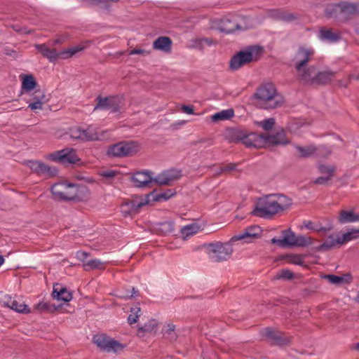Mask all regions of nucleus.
<instances>
[{
  "mask_svg": "<svg viewBox=\"0 0 359 359\" xmlns=\"http://www.w3.org/2000/svg\"><path fill=\"white\" fill-rule=\"evenodd\" d=\"M292 199L283 194H270L260 198L253 210V215L262 218H271L288 209Z\"/></svg>",
  "mask_w": 359,
  "mask_h": 359,
  "instance_id": "f257e3e1",
  "label": "nucleus"
},
{
  "mask_svg": "<svg viewBox=\"0 0 359 359\" xmlns=\"http://www.w3.org/2000/svg\"><path fill=\"white\" fill-rule=\"evenodd\" d=\"M315 53V50L311 46L301 45L292 57V65L302 81L311 79L315 67L308 65L313 60Z\"/></svg>",
  "mask_w": 359,
  "mask_h": 359,
  "instance_id": "f03ea898",
  "label": "nucleus"
},
{
  "mask_svg": "<svg viewBox=\"0 0 359 359\" xmlns=\"http://www.w3.org/2000/svg\"><path fill=\"white\" fill-rule=\"evenodd\" d=\"M254 97L257 105L264 109L277 108L284 102L283 96L277 92L274 85L271 83L261 85L257 89Z\"/></svg>",
  "mask_w": 359,
  "mask_h": 359,
  "instance_id": "7ed1b4c3",
  "label": "nucleus"
},
{
  "mask_svg": "<svg viewBox=\"0 0 359 359\" xmlns=\"http://www.w3.org/2000/svg\"><path fill=\"white\" fill-rule=\"evenodd\" d=\"M264 53V48L261 46H248L243 50H241L234 55L229 61V67L232 71H236L241 67L252 62L259 60Z\"/></svg>",
  "mask_w": 359,
  "mask_h": 359,
  "instance_id": "20e7f679",
  "label": "nucleus"
},
{
  "mask_svg": "<svg viewBox=\"0 0 359 359\" xmlns=\"http://www.w3.org/2000/svg\"><path fill=\"white\" fill-rule=\"evenodd\" d=\"M51 193L57 201H80L82 190L79 186L72 183L59 182L53 184Z\"/></svg>",
  "mask_w": 359,
  "mask_h": 359,
  "instance_id": "39448f33",
  "label": "nucleus"
},
{
  "mask_svg": "<svg viewBox=\"0 0 359 359\" xmlns=\"http://www.w3.org/2000/svg\"><path fill=\"white\" fill-rule=\"evenodd\" d=\"M36 48L43 57L48 58L51 62L56 61L59 58L63 60L70 58L84 49V46L82 45H77L60 52H57L54 48H49L46 44L36 45Z\"/></svg>",
  "mask_w": 359,
  "mask_h": 359,
  "instance_id": "423d86ee",
  "label": "nucleus"
},
{
  "mask_svg": "<svg viewBox=\"0 0 359 359\" xmlns=\"http://www.w3.org/2000/svg\"><path fill=\"white\" fill-rule=\"evenodd\" d=\"M359 15V8L356 4L342 2L327 9V16L338 20L345 21L353 15Z\"/></svg>",
  "mask_w": 359,
  "mask_h": 359,
  "instance_id": "0eeeda50",
  "label": "nucleus"
},
{
  "mask_svg": "<svg viewBox=\"0 0 359 359\" xmlns=\"http://www.w3.org/2000/svg\"><path fill=\"white\" fill-rule=\"evenodd\" d=\"M205 248L209 258L215 262L227 260L233 252L232 245L228 243H212L206 245Z\"/></svg>",
  "mask_w": 359,
  "mask_h": 359,
  "instance_id": "6e6552de",
  "label": "nucleus"
},
{
  "mask_svg": "<svg viewBox=\"0 0 359 359\" xmlns=\"http://www.w3.org/2000/svg\"><path fill=\"white\" fill-rule=\"evenodd\" d=\"M140 149V145L137 142H121L111 146L108 150L109 156L114 157H123L132 156Z\"/></svg>",
  "mask_w": 359,
  "mask_h": 359,
  "instance_id": "1a4fd4ad",
  "label": "nucleus"
},
{
  "mask_svg": "<svg viewBox=\"0 0 359 359\" xmlns=\"http://www.w3.org/2000/svg\"><path fill=\"white\" fill-rule=\"evenodd\" d=\"M93 342L100 351L107 353H116L123 348V344L104 334H95Z\"/></svg>",
  "mask_w": 359,
  "mask_h": 359,
  "instance_id": "9d476101",
  "label": "nucleus"
},
{
  "mask_svg": "<svg viewBox=\"0 0 359 359\" xmlns=\"http://www.w3.org/2000/svg\"><path fill=\"white\" fill-rule=\"evenodd\" d=\"M97 104L94 107V111L98 109L110 110L113 113L119 112L121 106V102L116 97H102L98 96L96 99Z\"/></svg>",
  "mask_w": 359,
  "mask_h": 359,
  "instance_id": "9b49d317",
  "label": "nucleus"
},
{
  "mask_svg": "<svg viewBox=\"0 0 359 359\" xmlns=\"http://www.w3.org/2000/svg\"><path fill=\"white\" fill-rule=\"evenodd\" d=\"M262 337L269 341L271 344L284 346L290 342V338L284 337L281 332L271 327H266L261 331Z\"/></svg>",
  "mask_w": 359,
  "mask_h": 359,
  "instance_id": "f8f14e48",
  "label": "nucleus"
},
{
  "mask_svg": "<svg viewBox=\"0 0 359 359\" xmlns=\"http://www.w3.org/2000/svg\"><path fill=\"white\" fill-rule=\"evenodd\" d=\"M53 161L62 163H75L79 161L76 151L72 148H65L51 154Z\"/></svg>",
  "mask_w": 359,
  "mask_h": 359,
  "instance_id": "ddd939ff",
  "label": "nucleus"
},
{
  "mask_svg": "<svg viewBox=\"0 0 359 359\" xmlns=\"http://www.w3.org/2000/svg\"><path fill=\"white\" fill-rule=\"evenodd\" d=\"M90 253L85 251H78L76 254V258L83 263V269L86 271L95 269H104L105 263L98 259L88 260Z\"/></svg>",
  "mask_w": 359,
  "mask_h": 359,
  "instance_id": "4468645a",
  "label": "nucleus"
},
{
  "mask_svg": "<svg viewBox=\"0 0 359 359\" xmlns=\"http://www.w3.org/2000/svg\"><path fill=\"white\" fill-rule=\"evenodd\" d=\"M316 67H314L313 72L311 75V79L302 81L306 83L327 84L332 81L335 75V72L332 71L327 70L316 72Z\"/></svg>",
  "mask_w": 359,
  "mask_h": 359,
  "instance_id": "2eb2a0df",
  "label": "nucleus"
},
{
  "mask_svg": "<svg viewBox=\"0 0 359 359\" xmlns=\"http://www.w3.org/2000/svg\"><path fill=\"white\" fill-rule=\"evenodd\" d=\"M133 185L138 188L150 187L154 182V178L151 172L148 171H139L135 172L131 177Z\"/></svg>",
  "mask_w": 359,
  "mask_h": 359,
  "instance_id": "dca6fc26",
  "label": "nucleus"
},
{
  "mask_svg": "<svg viewBox=\"0 0 359 359\" xmlns=\"http://www.w3.org/2000/svg\"><path fill=\"white\" fill-rule=\"evenodd\" d=\"M29 167L34 172L46 177L55 176L57 172L55 168L50 167L46 163L37 161H29Z\"/></svg>",
  "mask_w": 359,
  "mask_h": 359,
  "instance_id": "f3484780",
  "label": "nucleus"
},
{
  "mask_svg": "<svg viewBox=\"0 0 359 359\" xmlns=\"http://www.w3.org/2000/svg\"><path fill=\"white\" fill-rule=\"evenodd\" d=\"M242 143L248 147L262 148L266 146L265 135L251 133L241 138Z\"/></svg>",
  "mask_w": 359,
  "mask_h": 359,
  "instance_id": "a211bd4d",
  "label": "nucleus"
},
{
  "mask_svg": "<svg viewBox=\"0 0 359 359\" xmlns=\"http://www.w3.org/2000/svg\"><path fill=\"white\" fill-rule=\"evenodd\" d=\"M181 171L178 170H168L162 172L154 178V182L160 185H169L173 181L180 179Z\"/></svg>",
  "mask_w": 359,
  "mask_h": 359,
  "instance_id": "6ab92c4d",
  "label": "nucleus"
},
{
  "mask_svg": "<svg viewBox=\"0 0 359 359\" xmlns=\"http://www.w3.org/2000/svg\"><path fill=\"white\" fill-rule=\"evenodd\" d=\"M2 303L4 306L8 307L12 310L21 313H29L30 312L27 305L21 300L13 299L10 295L4 296Z\"/></svg>",
  "mask_w": 359,
  "mask_h": 359,
  "instance_id": "aec40b11",
  "label": "nucleus"
},
{
  "mask_svg": "<svg viewBox=\"0 0 359 359\" xmlns=\"http://www.w3.org/2000/svg\"><path fill=\"white\" fill-rule=\"evenodd\" d=\"M83 142L88 141H100L105 138L106 130H100L95 126L90 125L88 126L86 129H83Z\"/></svg>",
  "mask_w": 359,
  "mask_h": 359,
  "instance_id": "412c9836",
  "label": "nucleus"
},
{
  "mask_svg": "<svg viewBox=\"0 0 359 359\" xmlns=\"http://www.w3.org/2000/svg\"><path fill=\"white\" fill-rule=\"evenodd\" d=\"M265 140L266 145H286L290 143V141L286 137L285 133L283 130H281L273 135H265Z\"/></svg>",
  "mask_w": 359,
  "mask_h": 359,
  "instance_id": "4be33fe9",
  "label": "nucleus"
},
{
  "mask_svg": "<svg viewBox=\"0 0 359 359\" xmlns=\"http://www.w3.org/2000/svg\"><path fill=\"white\" fill-rule=\"evenodd\" d=\"M359 222L358 214L355 213L353 209L341 210L339 212L337 222L340 224Z\"/></svg>",
  "mask_w": 359,
  "mask_h": 359,
  "instance_id": "5701e85b",
  "label": "nucleus"
},
{
  "mask_svg": "<svg viewBox=\"0 0 359 359\" xmlns=\"http://www.w3.org/2000/svg\"><path fill=\"white\" fill-rule=\"evenodd\" d=\"M318 38L321 41L336 43L340 40L341 36L339 32H333L332 29L323 27L319 31Z\"/></svg>",
  "mask_w": 359,
  "mask_h": 359,
  "instance_id": "b1692460",
  "label": "nucleus"
},
{
  "mask_svg": "<svg viewBox=\"0 0 359 359\" xmlns=\"http://www.w3.org/2000/svg\"><path fill=\"white\" fill-rule=\"evenodd\" d=\"M147 201H140L139 202L135 201H130L128 202L125 203L122 205V212H123L125 216L137 213L139 210L142 206L147 204Z\"/></svg>",
  "mask_w": 359,
  "mask_h": 359,
  "instance_id": "393cba45",
  "label": "nucleus"
},
{
  "mask_svg": "<svg viewBox=\"0 0 359 359\" xmlns=\"http://www.w3.org/2000/svg\"><path fill=\"white\" fill-rule=\"evenodd\" d=\"M172 41L168 36H159L153 43V48L155 50H161L165 53H170Z\"/></svg>",
  "mask_w": 359,
  "mask_h": 359,
  "instance_id": "a878e982",
  "label": "nucleus"
},
{
  "mask_svg": "<svg viewBox=\"0 0 359 359\" xmlns=\"http://www.w3.org/2000/svg\"><path fill=\"white\" fill-rule=\"evenodd\" d=\"M53 297L57 300H62L68 302L72 299V293L66 287L57 283L53 285Z\"/></svg>",
  "mask_w": 359,
  "mask_h": 359,
  "instance_id": "bb28decb",
  "label": "nucleus"
},
{
  "mask_svg": "<svg viewBox=\"0 0 359 359\" xmlns=\"http://www.w3.org/2000/svg\"><path fill=\"white\" fill-rule=\"evenodd\" d=\"M259 233L260 229L259 226H250L247 228L243 232L234 236L233 239L236 241L245 239L246 242H250L252 239L257 238Z\"/></svg>",
  "mask_w": 359,
  "mask_h": 359,
  "instance_id": "cd10ccee",
  "label": "nucleus"
},
{
  "mask_svg": "<svg viewBox=\"0 0 359 359\" xmlns=\"http://www.w3.org/2000/svg\"><path fill=\"white\" fill-rule=\"evenodd\" d=\"M37 83L32 74H25L22 76V88L25 92H30L34 90Z\"/></svg>",
  "mask_w": 359,
  "mask_h": 359,
  "instance_id": "c85d7f7f",
  "label": "nucleus"
},
{
  "mask_svg": "<svg viewBox=\"0 0 359 359\" xmlns=\"http://www.w3.org/2000/svg\"><path fill=\"white\" fill-rule=\"evenodd\" d=\"M294 148L299 151L298 157L302 158H306L314 156L316 146L314 144L307 145L306 147H301L295 145Z\"/></svg>",
  "mask_w": 359,
  "mask_h": 359,
  "instance_id": "c756f323",
  "label": "nucleus"
},
{
  "mask_svg": "<svg viewBox=\"0 0 359 359\" xmlns=\"http://www.w3.org/2000/svg\"><path fill=\"white\" fill-rule=\"evenodd\" d=\"M239 29L240 27L235 20L225 18L222 21L221 29L225 33L229 34Z\"/></svg>",
  "mask_w": 359,
  "mask_h": 359,
  "instance_id": "7c9ffc66",
  "label": "nucleus"
},
{
  "mask_svg": "<svg viewBox=\"0 0 359 359\" xmlns=\"http://www.w3.org/2000/svg\"><path fill=\"white\" fill-rule=\"evenodd\" d=\"M283 238L281 242L283 243V247H294L296 236L290 229L284 230L282 231Z\"/></svg>",
  "mask_w": 359,
  "mask_h": 359,
  "instance_id": "2f4dec72",
  "label": "nucleus"
},
{
  "mask_svg": "<svg viewBox=\"0 0 359 359\" xmlns=\"http://www.w3.org/2000/svg\"><path fill=\"white\" fill-rule=\"evenodd\" d=\"M359 238V229H351L347 232L344 233L342 236H340V240L338 242L341 244L346 243L353 240H355Z\"/></svg>",
  "mask_w": 359,
  "mask_h": 359,
  "instance_id": "473e14b6",
  "label": "nucleus"
},
{
  "mask_svg": "<svg viewBox=\"0 0 359 359\" xmlns=\"http://www.w3.org/2000/svg\"><path fill=\"white\" fill-rule=\"evenodd\" d=\"M325 278L332 284L341 285L348 282L351 278L349 274H345L343 276H335V275H327Z\"/></svg>",
  "mask_w": 359,
  "mask_h": 359,
  "instance_id": "72a5a7b5",
  "label": "nucleus"
},
{
  "mask_svg": "<svg viewBox=\"0 0 359 359\" xmlns=\"http://www.w3.org/2000/svg\"><path fill=\"white\" fill-rule=\"evenodd\" d=\"M199 226L196 224H191L189 225H186L183 226L180 229V233L183 239H187L188 237H190L198 231Z\"/></svg>",
  "mask_w": 359,
  "mask_h": 359,
  "instance_id": "f704fd0d",
  "label": "nucleus"
},
{
  "mask_svg": "<svg viewBox=\"0 0 359 359\" xmlns=\"http://www.w3.org/2000/svg\"><path fill=\"white\" fill-rule=\"evenodd\" d=\"M234 112L233 109H226L213 114L211 118L213 121L229 120L232 118Z\"/></svg>",
  "mask_w": 359,
  "mask_h": 359,
  "instance_id": "c9c22d12",
  "label": "nucleus"
},
{
  "mask_svg": "<svg viewBox=\"0 0 359 359\" xmlns=\"http://www.w3.org/2000/svg\"><path fill=\"white\" fill-rule=\"evenodd\" d=\"M340 240V236H337V238H334V236H328L325 242L320 245V249L321 250H329L337 245H341L338 242V241Z\"/></svg>",
  "mask_w": 359,
  "mask_h": 359,
  "instance_id": "e433bc0d",
  "label": "nucleus"
},
{
  "mask_svg": "<svg viewBox=\"0 0 359 359\" xmlns=\"http://www.w3.org/2000/svg\"><path fill=\"white\" fill-rule=\"evenodd\" d=\"M159 231L163 235H168L174 233L175 225L172 221H166L159 224Z\"/></svg>",
  "mask_w": 359,
  "mask_h": 359,
  "instance_id": "4c0bfd02",
  "label": "nucleus"
},
{
  "mask_svg": "<svg viewBox=\"0 0 359 359\" xmlns=\"http://www.w3.org/2000/svg\"><path fill=\"white\" fill-rule=\"evenodd\" d=\"M314 156L326 158L332 154L331 149L326 145L316 146Z\"/></svg>",
  "mask_w": 359,
  "mask_h": 359,
  "instance_id": "58836bf2",
  "label": "nucleus"
},
{
  "mask_svg": "<svg viewBox=\"0 0 359 359\" xmlns=\"http://www.w3.org/2000/svg\"><path fill=\"white\" fill-rule=\"evenodd\" d=\"M140 311H141V309L138 306H135V307H133L130 309L131 313L128 317V323L130 325H133V324L137 323V321L140 317L139 313L140 312Z\"/></svg>",
  "mask_w": 359,
  "mask_h": 359,
  "instance_id": "ea45409f",
  "label": "nucleus"
},
{
  "mask_svg": "<svg viewBox=\"0 0 359 359\" xmlns=\"http://www.w3.org/2000/svg\"><path fill=\"white\" fill-rule=\"evenodd\" d=\"M312 243L311 238L304 236H296L294 246L306 247Z\"/></svg>",
  "mask_w": 359,
  "mask_h": 359,
  "instance_id": "a19ab883",
  "label": "nucleus"
},
{
  "mask_svg": "<svg viewBox=\"0 0 359 359\" xmlns=\"http://www.w3.org/2000/svg\"><path fill=\"white\" fill-rule=\"evenodd\" d=\"M163 334L165 337L168 339L170 341H175L177 338V335L175 332V325L173 324H168V329L165 330Z\"/></svg>",
  "mask_w": 359,
  "mask_h": 359,
  "instance_id": "79ce46f5",
  "label": "nucleus"
},
{
  "mask_svg": "<svg viewBox=\"0 0 359 359\" xmlns=\"http://www.w3.org/2000/svg\"><path fill=\"white\" fill-rule=\"evenodd\" d=\"M83 131L81 128H74L70 130V137L72 139L83 141Z\"/></svg>",
  "mask_w": 359,
  "mask_h": 359,
  "instance_id": "37998d69",
  "label": "nucleus"
},
{
  "mask_svg": "<svg viewBox=\"0 0 359 359\" xmlns=\"http://www.w3.org/2000/svg\"><path fill=\"white\" fill-rule=\"evenodd\" d=\"M320 172L326 174L327 177H332L334 173L335 168L334 166H327L325 165H320L318 166Z\"/></svg>",
  "mask_w": 359,
  "mask_h": 359,
  "instance_id": "c03bdc74",
  "label": "nucleus"
},
{
  "mask_svg": "<svg viewBox=\"0 0 359 359\" xmlns=\"http://www.w3.org/2000/svg\"><path fill=\"white\" fill-rule=\"evenodd\" d=\"M275 125V120L273 118L264 119L259 123V126L265 130H271Z\"/></svg>",
  "mask_w": 359,
  "mask_h": 359,
  "instance_id": "a18cd8bd",
  "label": "nucleus"
},
{
  "mask_svg": "<svg viewBox=\"0 0 359 359\" xmlns=\"http://www.w3.org/2000/svg\"><path fill=\"white\" fill-rule=\"evenodd\" d=\"M293 276L294 274L292 271L287 269H283L278 273L277 278L278 279L290 280L293 278Z\"/></svg>",
  "mask_w": 359,
  "mask_h": 359,
  "instance_id": "49530a36",
  "label": "nucleus"
},
{
  "mask_svg": "<svg viewBox=\"0 0 359 359\" xmlns=\"http://www.w3.org/2000/svg\"><path fill=\"white\" fill-rule=\"evenodd\" d=\"M37 309L39 311H51L55 309L53 305L47 302H39L37 304Z\"/></svg>",
  "mask_w": 359,
  "mask_h": 359,
  "instance_id": "de8ad7c7",
  "label": "nucleus"
},
{
  "mask_svg": "<svg viewBox=\"0 0 359 359\" xmlns=\"http://www.w3.org/2000/svg\"><path fill=\"white\" fill-rule=\"evenodd\" d=\"M237 167V164L230 163L226 165H224L220 168V173L229 172L233 170H236Z\"/></svg>",
  "mask_w": 359,
  "mask_h": 359,
  "instance_id": "09e8293b",
  "label": "nucleus"
},
{
  "mask_svg": "<svg viewBox=\"0 0 359 359\" xmlns=\"http://www.w3.org/2000/svg\"><path fill=\"white\" fill-rule=\"evenodd\" d=\"M156 326V321L155 320H151L148 324H145L140 330L144 332H151Z\"/></svg>",
  "mask_w": 359,
  "mask_h": 359,
  "instance_id": "8fccbe9b",
  "label": "nucleus"
},
{
  "mask_svg": "<svg viewBox=\"0 0 359 359\" xmlns=\"http://www.w3.org/2000/svg\"><path fill=\"white\" fill-rule=\"evenodd\" d=\"M39 100H38V101H33L32 102H30L28 105V108H29L32 111L42 109L43 103H45V102H41Z\"/></svg>",
  "mask_w": 359,
  "mask_h": 359,
  "instance_id": "3c124183",
  "label": "nucleus"
},
{
  "mask_svg": "<svg viewBox=\"0 0 359 359\" xmlns=\"http://www.w3.org/2000/svg\"><path fill=\"white\" fill-rule=\"evenodd\" d=\"M137 292H138V291L135 290V289L134 287H133L132 291H127L125 293L121 292L119 294H118V297L121 299H129V298L134 297V295L136 294V293H137Z\"/></svg>",
  "mask_w": 359,
  "mask_h": 359,
  "instance_id": "603ef678",
  "label": "nucleus"
},
{
  "mask_svg": "<svg viewBox=\"0 0 359 359\" xmlns=\"http://www.w3.org/2000/svg\"><path fill=\"white\" fill-rule=\"evenodd\" d=\"M33 96V101H38V100H40L39 101L41 102H46L45 100V95L43 92H41V90H36L34 92V93H33L32 95Z\"/></svg>",
  "mask_w": 359,
  "mask_h": 359,
  "instance_id": "864d4df0",
  "label": "nucleus"
},
{
  "mask_svg": "<svg viewBox=\"0 0 359 359\" xmlns=\"http://www.w3.org/2000/svg\"><path fill=\"white\" fill-rule=\"evenodd\" d=\"M149 51H147L146 50L140 49V48H134L133 50H130L128 53V55H149Z\"/></svg>",
  "mask_w": 359,
  "mask_h": 359,
  "instance_id": "5fc2aeb1",
  "label": "nucleus"
},
{
  "mask_svg": "<svg viewBox=\"0 0 359 359\" xmlns=\"http://www.w3.org/2000/svg\"><path fill=\"white\" fill-rule=\"evenodd\" d=\"M304 226L306 229L313 230L315 231H320L321 230H325L324 229H317V226H315L311 221H305L304 222Z\"/></svg>",
  "mask_w": 359,
  "mask_h": 359,
  "instance_id": "6e6d98bb",
  "label": "nucleus"
},
{
  "mask_svg": "<svg viewBox=\"0 0 359 359\" xmlns=\"http://www.w3.org/2000/svg\"><path fill=\"white\" fill-rule=\"evenodd\" d=\"M330 179L331 177L327 176L319 177L314 180V183L318 184H324L330 181Z\"/></svg>",
  "mask_w": 359,
  "mask_h": 359,
  "instance_id": "4d7b16f0",
  "label": "nucleus"
},
{
  "mask_svg": "<svg viewBox=\"0 0 359 359\" xmlns=\"http://www.w3.org/2000/svg\"><path fill=\"white\" fill-rule=\"evenodd\" d=\"M182 109L183 112L187 114H194V109L191 106L183 105Z\"/></svg>",
  "mask_w": 359,
  "mask_h": 359,
  "instance_id": "13d9d810",
  "label": "nucleus"
},
{
  "mask_svg": "<svg viewBox=\"0 0 359 359\" xmlns=\"http://www.w3.org/2000/svg\"><path fill=\"white\" fill-rule=\"evenodd\" d=\"M173 195V193L169 190L168 193H162L158 196V199L163 198L167 200Z\"/></svg>",
  "mask_w": 359,
  "mask_h": 359,
  "instance_id": "bf43d9fd",
  "label": "nucleus"
},
{
  "mask_svg": "<svg viewBox=\"0 0 359 359\" xmlns=\"http://www.w3.org/2000/svg\"><path fill=\"white\" fill-rule=\"evenodd\" d=\"M102 175L104 177L111 179L115 177L116 172L112 170L104 171L102 172Z\"/></svg>",
  "mask_w": 359,
  "mask_h": 359,
  "instance_id": "052dcab7",
  "label": "nucleus"
},
{
  "mask_svg": "<svg viewBox=\"0 0 359 359\" xmlns=\"http://www.w3.org/2000/svg\"><path fill=\"white\" fill-rule=\"evenodd\" d=\"M282 18L285 21H291L295 19V17L292 14H286L282 16Z\"/></svg>",
  "mask_w": 359,
  "mask_h": 359,
  "instance_id": "680f3d73",
  "label": "nucleus"
},
{
  "mask_svg": "<svg viewBox=\"0 0 359 359\" xmlns=\"http://www.w3.org/2000/svg\"><path fill=\"white\" fill-rule=\"evenodd\" d=\"M271 243H273V244H278V245L283 247V243L281 242V239H278V238H273L271 239Z\"/></svg>",
  "mask_w": 359,
  "mask_h": 359,
  "instance_id": "e2e57ef3",
  "label": "nucleus"
},
{
  "mask_svg": "<svg viewBox=\"0 0 359 359\" xmlns=\"http://www.w3.org/2000/svg\"><path fill=\"white\" fill-rule=\"evenodd\" d=\"M315 226H317V229H324L325 230H321L320 232H327L328 231H330L332 227L331 226H328V227H325V226H321L320 225H318V224H316Z\"/></svg>",
  "mask_w": 359,
  "mask_h": 359,
  "instance_id": "0e129e2a",
  "label": "nucleus"
},
{
  "mask_svg": "<svg viewBox=\"0 0 359 359\" xmlns=\"http://www.w3.org/2000/svg\"><path fill=\"white\" fill-rule=\"evenodd\" d=\"M4 258L2 255H0V266L4 264Z\"/></svg>",
  "mask_w": 359,
  "mask_h": 359,
  "instance_id": "69168bd1",
  "label": "nucleus"
},
{
  "mask_svg": "<svg viewBox=\"0 0 359 359\" xmlns=\"http://www.w3.org/2000/svg\"><path fill=\"white\" fill-rule=\"evenodd\" d=\"M359 79V76H351L350 78H349V79Z\"/></svg>",
  "mask_w": 359,
  "mask_h": 359,
  "instance_id": "338daca9",
  "label": "nucleus"
},
{
  "mask_svg": "<svg viewBox=\"0 0 359 359\" xmlns=\"http://www.w3.org/2000/svg\"><path fill=\"white\" fill-rule=\"evenodd\" d=\"M355 349L359 351V342L355 345Z\"/></svg>",
  "mask_w": 359,
  "mask_h": 359,
  "instance_id": "774afa93",
  "label": "nucleus"
}]
</instances>
